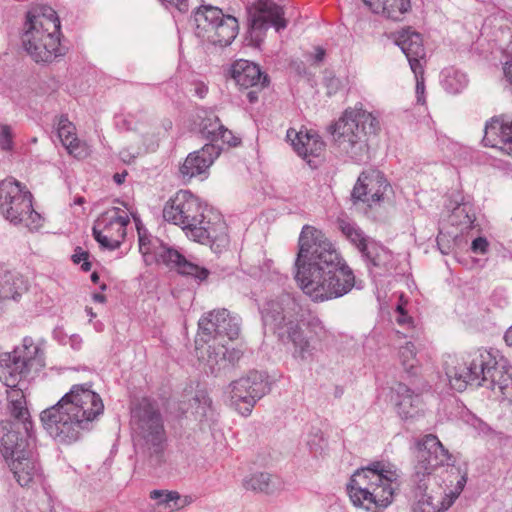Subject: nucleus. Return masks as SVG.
I'll list each match as a JSON object with an SVG mask.
<instances>
[{"instance_id": "obj_64", "label": "nucleus", "mask_w": 512, "mask_h": 512, "mask_svg": "<svg viewBox=\"0 0 512 512\" xmlns=\"http://www.w3.org/2000/svg\"><path fill=\"white\" fill-rule=\"evenodd\" d=\"M206 92H207V88H205V87H200V88H197V89H196V93H197L201 98H203V97L205 96Z\"/></svg>"}, {"instance_id": "obj_15", "label": "nucleus", "mask_w": 512, "mask_h": 512, "mask_svg": "<svg viewBox=\"0 0 512 512\" xmlns=\"http://www.w3.org/2000/svg\"><path fill=\"white\" fill-rule=\"evenodd\" d=\"M198 327L202 335L206 337L203 339L205 342L218 336L234 340L240 334L241 318L224 308L213 310L199 319Z\"/></svg>"}, {"instance_id": "obj_8", "label": "nucleus", "mask_w": 512, "mask_h": 512, "mask_svg": "<svg viewBox=\"0 0 512 512\" xmlns=\"http://www.w3.org/2000/svg\"><path fill=\"white\" fill-rule=\"evenodd\" d=\"M398 478L399 474L390 464L374 462L351 477L349 497L357 507L381 512L392 503Z\"/></svg>"}, {"instance_id": "obj_41", "label": "nucleus", "mask_w": 512, "mask_h": 512, "mask_svg": "<svg viewBox=\"0 0 512 512\" xmlns=\"http://www.w3.org/2000/svg\"><path fill=\"white\" fill-rule=\"evenodd\" d=\"M467 84L465 74L453 71L448 72L443 80V86L449 93H459Z\"/></svg>"}, {"instance_id": "obj_42", "label": "nucleus", "mask_w": 512, "mask_h": 512, "mask_svg": "<svg viewBox=\"0 0 512 512\" xmlns=\"http://www.w3.org/2000/svg\"><path fill=\"white\" fill-rule=\"evenodd\" d=\"M452 216L458 218L459 224L465 226V228H470L476 219L472 206L466 203L458 205L453 210Z\"/></svg>"}, {"instance_id": "obj_13", "label": "nucleus", "mask_w": 512, "mask_h": 512, "mask_svg": "<svg viewBox=\"0 0 512 512\" xmlns=\"http://www.w3.org/2000/svg\"><path fill=\"white\" fill-rule=\"evenodd\" d=\"M269 389L266 377L258 371H250L228 386L232 404L245 417L251 414L255 404L269 392Z\"/></svg>"}, {"instance_id": "obj_60", "label": "nucleus", "mask_w": 512, "mask_h": 512, "mask_svg": "<svg viewBox=\"0 0 512 512\" xmlns=\"http://www.w3.org/2000/svg\"><path fill=\"white\" fill-rule=\"evenodd\" d=\"M504 340L508 346H512V326L505 332Z\"/></svg>"}, {"instance_id": "obj_62", "label": "nucleus", "mask_w": 512, "mask_h": 512, "mask_svg": "<svg viewBox=\"0 0 512 512\" xmlns=\"http://www.w3.org/2000/svg\"><path fill=\"white\" fill-rule=\"evenodd\" d=\"M93 300L95 302L104 303L106 301V297L103 294L94 293L93 294Z\"/></svg>"}, {"instance_id": "obj_29", "label": "nucleus", "mask_w": 512, "mask_h": 512, "mask_svg": "<svg viewBox=\"0 0 512 512\" xmlns=\"http://www.w3.org/2000/svg\"><path fill=\"white\" fill-rule=\"evenodd\" d=\"M13 352L21 362H24L28 372L33 368L39 369L45 366L44 350L34 342L32 337H24L21 345L15 347Z\"/></svg>"}, {"instance_id": "obj_56", "label": "nucleus", "mask_w": 512, "mask_h": 512, "mask_svg": "<svg viewBox=\"0 0 512 512\" xmlns=\"http://www.w3.org/2000/svg\"><path fill=\"white\" fill-rule=\"evenodd\" d=\"M127 175H128L127 171H123L121 173H115L113 175V180L116 184L121 185L125 182Z\"/></svg>"}, {"instance_id": "obj_46", "label": "nucleus", "mask_w": 512, "mask_h": 512, "mask_svg": "<svg viewBox=\"0 0 512 512\" xmlns=\"http://www.w3.org/2000/svg\"><path fill=\"white\" fill-rule=\"evenodd\" d=\"M89 252L82 249L81 247H76L74 250V253L72 255V261L75 264L81 263V269L85 272H88L91 270V262L89 261Z\"/></svg>"}, {"instance_id": "obj_12", "label": "nucleus", "mask_w": 512, "mask_h": 512, "mask_svg": "<svg viewBox=\"0 0 512 512\" xmlns=\"http://www.w3.org/2000/svg\"><path fill=\"white\" fill-rule=\"evenodd\" d=\"M451 454L442 445L437 436L427 434L417 442L416 463L412 475L413 484L423 491L428 487L432 472L441 466L449 465Z\"/></svg>"}, {"instance_id": "obj_11", "label": "nucleus", "mask_w": 512, "mask_h": 512, "mask_svg": "<svg viewBox=\"0 0 512 512\" xmlns=\"http://www.w3.org/2000/svg\"><path fill=\"white\" fill-rule=\"evenodd\" d=\"M139 250L145 262L151 263L154 260L176 270L181 275L191 276L199 282L206 280L210 274L208 269L189 261L178 250L163 244L157 238L149 240L139 235Z\"/></svg>"}, {"instance_id": "obj_17", "label": "nucleus", "mask_w": 512, "mask_h": 512, "mask_svg": "<svg viewBox=\"0 0 512 512\" xmlns=\"http://www.w3.org/2000/svg\"><path fill=\"white\" fill-rule=\"evenodd\" d=\"M248 24L253 32L265 31L271 26L280 32L288 23L284 18L283 7L271 0H257L248 9Z\"/></svg>"}, {"instance_id": "obj_36", "label": "nucleus", "mask_w": 512, "mask_h": 512, "mask_svg": "<svg viewBox=\"0 0 512 512\" xmlns=\"http://www.w3.org/2000/svg\"><path fill=\"white\" fill-rule=\"evenodd\" d=\"M23 398V395H21L19 399L12 400L9 409L11 416L14 418L12 423H19V428H22L30 436L33 425L28 409L24 406L25 401Z\"/></svg>"}, {"instance_id": "obj_14", "label": "nucleus", "mask_w": 512, "mask_h": 512, "mask_svg": "<svg viewBox=\"0 0 512 512\" xmlns=\"http://www.w3.org/2000/svg\"><path fill=\"white\" fill-rule=\"evenodd\" d=\"M129 223L130 218L125 210L112 207L96 219L92 228L93 237L102 249L116 250L126 236Z\"/></svg>"}, {"instance_id": "obj_31", "label": "nucleus", "mask_w": 512, "mask_h": 512, "mask_svg": "<svg viewBox=\"0 0 512 512\" xmlns=\"http://www.w3.org/2000/svg\"><path fill=\"white\" fill-rule=\"evenodd\" d=\"M207 363L212 373H218L228 367H233L242 357L239 349H228L224 345L218 347L209 346Z\"/></svg>"}, {"instance_id": "obj_47", "label": "nucleus", "mask_w": 512, "mask_h": 512, "mask_svg": "<svg viewBox=\"0 0 512 512\" xmlns=\"http://www.w3.org/2000/svg\"><path fill=\"white\" fill-rule=\"evenodd\" d=\"M221 140L222 143L227 144L230 147H236L240 144L241 139L236 137L232 131L227 129L224 125L223 128L218 132V141Z\"/></svg>"}, {"instance_id": "obj_59", "label": "nucleus", "mask_w": 512, "mask_h": 512, "mask_svg": "<svg viewBox=\"0 0 512 512\" xmlns=\"http://www.w3.org/2000/svg\"><path fill=\"white\" fill-rule=\"evenodd\" d=\"M70 342H71V346L74 348V349H79L80 346H81V338L78 336V335H72L70 337Z\"/></svg>"}, {"instance_id": "obj_61", "label": "nucleus", "mask_w": 512, "mask_h": 512, "mask_svg": "<svg viewBox=\"0 0 512 512\" xmlns=\"http://www.w3.org/2000/svg\"><path fill=\"white\" fill-rule=\"evenodd\" d=\"M247 98L250 103H254L258 100V94L256 90H251L247 93Z\"/></svg>"}, {"instance_id": "obj_57", "label": "nucleus", "mask_w": 512, "mask_h": 512, "mask_svg": "<svg viewBox=\"0 0 512 512\" xmlns=\"http://www.w3.org/2000/svg\"><path fill=\"white\" fill-rule=\"evenodd\" d=\"M398 312H399V317L397 319V322L399 324H404L406 323L408 320H410V318L407 316V314L404 312V310L402 309V307L398 306L397 308Z\"/></svg>"}, {"instance_id": "obj_26", "label": "nucleus", "mask_w": 512, "mask_h": 512, "mask_svg": "<svg viewBox=\"0 0 512 512\" xmlns=\"http://www.w3.org/2000/svg\"><path fill=\"white\" fill-rule=\"evenodd\" d=\"M24 362L14 352L0 353V381L7 387L14 388L28 375Z\"/></svg>"}, {"instance_id": "obj_16", "label": "nucleus", "mask_w": 512, "mask_h": 512, "mask_svg": "<svg viewBox=\"0 0 512 512\" xmlns=\"http://www.w3.org/2000/svg\"><path fill=\"white\" fill-rule=\"evenodd\" d=\"M389 186L381 171L373 169L363 171L353 187L351 200L353 203L362 202L371 207L382 200Z\"/></svg>"}, {"instance_id": "obj_28", "label": "nucleus", "mask_w": 512, "mask_h": 512, "mask_svg": "<svg viewBox=\"0 0 512 512\" xmlns=\"http://www.w3.org/2000/svg\"><path fill=\"white\" fill-rule=\"evenodd\" d=\"M9 467L18 484L22 487L29 486L40 475V467L33 452L13 458Z\"/></svg>"}, {"instance_id": "obj_23", "label": "nucleus", "mask_w": 512, "mask_h": 512, "mask_svg": "<svg viewBox=\"0 0 512 512\" xmlns=\"http://www.w3.org/2000/svg\"><path fill=\"white\" fill-rule=\"evenodd\" d=\"M232 77L243 88H263L268 83L267 75H263L260 67L248 60H237L231 69Z\"/></svg>"}, {"instance_id": "obj_37", "label": "nucleus", "mask_w": 512, "mask_h": 512, "mask_svg": "<svg viewBox=\"0 0 512 512\" xmlns=\"http://www.w3.org/2000/svg\"><path fill=\"white\" fill-rule=\"evenodd\" d=\"M415 485V498L417 499L414 512H439L438 499L426 493L428 487L421 491L417 484Z\"/></svg>"}, {"instance_id": "obj_50", "label": "nucleus", "mask_w": 512, "mask_h": 512, "mask_svg": "<svg viewBox=\"0 0 512 512\" xmlns=\"http://www.w3.org/2000/svg\"><path fill=\"white\" fill-rule=\"evenodd\" d=\"M488 249V241L484 237H477L472 241L471 250L476 254H484Z\"/></svg>"}, {"instance_id": "obj_5", "label": "nucleus", "mask_w": 512, "mask_h": 512, "mask_svg": "<svg viewBox=\"0 0 512 512\" xmlns=\"http://www.w3.org/2000/svg\"><path fill=\"white\" fill-rule=\"evenodd\" d=\"M446 376L453 389L462 392L468 385L498 391L503 400L512 401V366L498 351L479 348L462 363L446 366Z\"/></svg>"}, {"instance_id": "obj_3", "label": "nucleus", "mask_w": 512, "mask_h": 512, "mask_svg": "<svg viewBox=\"0 0 512 512\" xmlns=\"http://www.w3.org/2000/svg\"><path fill=\"white\" fill-rule=\"evenodd\" d=\"M103 412V401L92 385L75 384L55 405L41 412L40 420L51 437L71 443Z\"/></svg>"}, {"instance_id": "obj_63", "label": "nucleus", "mask_w": 512, "mask_h": 512, "mask_svg": "<svg viewBox=\"0 0 512 512\" xmlns=\"http://www.w3.org/2000/svg\"><path fill=\"white\" fill-rule=\"evenodd\" d=\"M85 203V198L82 196H77L74 198L73 204L74 205H82Z\"/></svg>"}, {"instance_id": "obj_52", "label": "nucleus", "mask_w": 512, "mask_h": 512, "mask_svg": "<svg viewBox=\"0 0 512 512\" xmlns=\"http://www.w3.org/2000/svg\"><path fill=\"white\" fill-rule=\"evenodd\" d=\"M163 3L174 5L180 12L188 11V0H161Z\"/></svg>"}, {"instance_id": "obj_38", "label": "nucleus", "mask_w": 512, "mask_h": 512, "mask_svg": "<svg viewBox=\"0 0 512 512\" xmlns=\"http://www.w3.org/2000/svg\"><path fill=\"white\" fill-rule=\"evenodd\" d=\"M223 128V124L216 115H210L202 120L200 132L204 138L212 144L218 142V132Z\"/></svg>"}, {"instance_id": "obj_30", "label": "nucleus", "mask_w": 512, "mask_h": 512, "mask_svg": "<svg viewBox=\"0 0 512 512\" xmlns=\"http://www.w3.org/2000/svg\"><path fill=\"white\" fill-rule=\"evenodd\" d=\"M27 290L26 281L16 271L8 270L0 264V299L16 300Z\"/></svg>"}, {"instance_id": "obj_21", "label": "nucleus", "mask_w": 512, "mask_h": 512, "mask_svg": "<svg viewBox=\"0 0 512 512\" xmlns=\"http://www.w3.org/2000/svg\"><path fill=\"white\" fill-rule=\"evenodd\" d=\"M395 43L407 57L412 72L421 73L426 57L421 34L410 28L402 29L397 33Z\"/></svg>"}, {"instance_id": "obj_25", "label": "nucleus", "mask_w": 512, "mask_h": 512, "mask_svg": "<svg viewBox=\"0 0 512 512\" xmlns=\"http://www.w3.org/2000/svg\"><path fill=\"white\" fill-rule=\"evenodd\" d=\"M286 136L291 141L296 153L304 159L309 156H320L325 147L324 142L316 133L297 132L295 129H289Z\"/></svg>"}, {"instance_id": "obj_55", "label": "nucleus", "mask_w": 512, "mask_h": 512, "mask_svg": "<svg viewBox=\"0 0 512 512\" xmlns=\"http://www.w3.org/2000/svg\"><path fill=\"white\" fill-rule=\"evenodd\" d=\"M324 57H325V50L320 46L316 47L315 55H314L315 62H317V63L322 62L324 60Z\"/></svg>"}, {"instance_id": "obj_44", "label": "nucleus", "mask_w": 512, "mask_h": 512, "mask_svg": "<svg viewBox=\"0 0 512 512\" xmlns=\"http://www.w3.org/2000/svg\"><path fill=\"white\" fill-rule=\"evenodd\" d=\"M14 133L9 125H0V149L11 152L14 149Z\"/></svg>"}, {"instance_id": "obj_33", "label": "nucleus", "mask_w": 512, "mask_h": 512, "mask_svg": "<svg viewBox=\"0 0 512 512\" xmlns=\"http://www.w3.org/2000/svg\"><path fill=\"white\" fill-rule=\"evenodd\" d=\"M58 137L68 152L75 157H83L85 149L80 145V141L75 133V126L67 117L61 116L57 127Z\"/></svg>"}, {"instance_id": "obj_53", "label": "nucleus", "mask_w": 512, "mask_h": 512, "mask_svg": "<svg viewBox=\"0 0 512 512\" xmlns=\"http://www.w3.org/2000/svg\"><path fill=\"white\" fill-rule=\"evenodd\" d=\"M339 83L340 82H339L338 78L332 77V78L327 79L326 85L329 89V91H328L329 95H331L332 93H334L337 90Z\"/></svg>"}, {"instance_id": "obj_43", "label": "nucleus", "mask_w": 512, "mask_h": 512, "mask_svg": "<svg viewBox=\"0 0 512 512\" xmlns=\"http://www.w3.org/2000/svg\"><path fill=\"white\" fill-rule=\"evenodd\" d=\"M415 345L412 342H407L404 346H402L399 350V357L404 369L413 373L412 369L415 367Z\"/></svg>"}, {"instance_id": "obj_24", "label": "nucleus", "mask_w": 512, "mask_h": 512, "mask_svg": "<svg viewBox=\"0 0 512 512\" xmlns=\"http://www.w3.org/2000/svg\"><path fill=\"white\" fill-rule=\"evenodd\" d=\"M362 257L373 277L383 276L392 268V253L374 241H369V245L364 248Z\"/></svg>"}, {"instance_id": "obj_22", "label": "nucleus", "mask_w": 512, "mask_h": 512, "mask_svg": "<svg viewBox=\"0 0 512 512\" xmlns=\"http://www.w3.org/2000/svg\"><path fill=\"white\" fill-rule=\"evenodd\" d=\"M395 407L401 419H415L423 413V401L419 394L414 393L407 385L398 383L394 388Z\"/></svg>"}, {"instance_id": "obj_19", "label": "nucleus", "mask_w": 512, "mask_h": 512, "mask_svg": "<svg viewBox=\"0 0 512 512\" xmlns=\"http://www.w3.org/2000/svg\"><path fill=\"white\" fill-rule=\"evenodd\" d=\"M21 430L23 429L19 428V423H5L1 428L0 452L7 461L32 452L30 449L33 440L32 431L28 436L27 433L22 435Z\"/></svg>"}, {"instance_id": "obj_35", "label": "nucleus", "mask_w": 512, "mask_h": 512, "mask_svg": "<svg viewBox=\"0 0 512 512\" xmlns=\"http://www.w3.org/2000/svg\"><path fill=\"white\" fill-rule=\"evenodd\" d=\"M243 486L247 490L270 494L274 491L275 485L269 473L259 472L246 477Z\"/></svg>"}, {"instance_id": "obj_32", "label": "nucleus", "mask_w": 512, "mask_h": 512, "mask_svg": "<svg viewBox=\"0 0 512 512\" xmlns=\"http://www.w3.org/2000/svg\"><path fill=\"white\" fill-rule=\"evenodd\" d=\"M224 13L218 7L211 5H203L194 13L195 34L198 38L203 39L213 26H216L218 20L222 18Z\"/></svg>"}, {"instance_id": "obj_34", "label": "nucleus", "mask_w": 512, "mask_h": 512, "mask_svg": "<svg viewBox=\"0 0 512 512\" xmlns=\"http://www.w3.org/2000/svg\"><path fill=\"white\" fill-rule=\"evenodd\" d=\"M190 406L195 419L199 422H214L215 410L212 407V400L204 390H198L190 400Z\"/></svg>"}, {"instance_id": "obj_58", "label": "nucleus", "mask_w": 512, "mask_h": 512, "mask_svg": "<svg viewBox=\"0 0 512 512\" xmlns=\"http://www.w3.org/2000/svg\"><path fill=\"white\" fill-rule=\"evenodd\" d=\"M190 502H191L190 497H188V496H185L184 498L181 497V500L179 502H177V506L175 505L174 510H179V509L187 506L188 504H190Z\"/></svg>"}, {"instance_id": "obj_49", "label": "nucleus", "mask_w": 512, "mask_h": 512, "mask_svg": "<svg viewBox=\"0 0 512 512\" xmlns=\"http://www.w3.org/2000/svg\"><path fill=\"white\" fill-rule=\"evenodd\" d=\"M457 497L458 493L451 492L449 494H446L444 497L439 498V512H445L446 510H448L452 506Z\"/></svg>"}, {"instance_id": "obj_7", "label": "nucleus", "mask_w": 512, "mask_h": 512, "mask_svg": "<svg viewBox=\"0 0 512 512\" xmlns=\"http://www.w3.org/2000/svg\"><path fill=\"white\" fill-rule=\"evenodd\" d=\"M130 424L134 447L143 464L149 468L160 467L165 462L167 433L157 404L142 399L131 410Z\"/></svg>"}, {"instance_id": "obj_10", "label": "nucleus", "mask_w": 512, "mask_h": 512, "mask_svg": "<svg viewBox=\"0 0 512 512\" xmlns=\"http://www.w3.org/2000/svg\"><path fill=\"white\" fill-rule=\"evenodd\" d=\"M32 200L31 192L16 179L0 181V215L11 224H23L30 230L41 227L42 217L34 210Z\"/></svg>"}, {"instance_id": "obj_6", "label": "nucleus", "mask_w": 512, "mask_h": 512, "mask_svg": "<svg viewBox=\"0 0 512 512\" xmlns=\"http://www.w3.org/2000/svg\"><path fill=\"white\" fill-rule=\"evenodd\" d=\"M60 19L56 11L45 4L33 6L26 16L22 45L37 63H49L64 56L68 50L60 40Z\"/></svg>"}, {"instance_id": "obj_48", "label": "nucleus", "mask_w": 512, "mask_h": 512, "mask_svg": "<svg viewBox=\"0 0 512 512\" xmlns=\"http://www.w3.org/2000/svg\"><path fill=\"white\" fill-rule=\"evenodd\" d=\"M272 261L271 260H264L262 265H251L248 272L253 277H265L268 275L270 269H271Z\"/></svg>"}, {"instance_id": "obj_39", "label": "nucleus", "mask_w": 512, "mask_h": 512, "mask_svg": "<svg viewBox=\"0 0 512 512\" xmlns=\"http://www.w3.org/2000/svg\"><path fill=\"white\" fill-rule=\"evenodd\" d=\"M340 228L343 234L358 248L362 254L364 248L369 245V242L364 236L362 230L348 222H342L340 224Z\"/></svg>"}, {"instance_id": "obj_45", "label": "nucleus", "mask_w": 512, "mask_h": 512, "mask_svg": "<svg viewBox=\"0 0 512 512\" xmlns=\"http://www.w3.org/2000/svg\"><path fill=\"white\" fill-rule=\"evenodd\" d=\"M385 7L388 9V11L399 10V14L397 13L395 17H386L387 19L399 21L402 19L403 15L410 10L411 3L410 0H390V2L385 5Z\"/></svg>"}, {"instance_id": "obj_40", "label": "nucleus", "mask_w": 512, "mask_h": 512, "mask_svg": "<svg viewBox=\"0 0 512 512\" xmlns=\"http://www.w3.org/2000/svg\"><path fill=\"white\" fill-rule=\"evenodd\" d=\"M150 498L156 500L159 507L168 508L171 511L174 510L175 505L177 506V502L181 500V496L178 492L163 490L151 491Z\"/></svg>"}, {"instance_id": "obj_4", "label": "nucleus", "mask_w": 512, "mask_h": 512, "mask_svg": "<svg viewBox=\"0 0 512 512\" xmlns=\"http://www.w3.org/2000/svg\"><path fill=\"white\" fill-rule=\"evenodd\" d=\"M163 218L180 226L189 239L210 245L216 253L229 244L227 225L222 216L207 210L188 190L178 191L165 203Z\"/></svg>"}, {"instance_id": "obj_18", "label": "nucleus", "mask_w": 512, "mask_h": 512, "mask_svg": "<svg viewBox=\"0 0 512 512\" xmlns=\"http://www.w3.org/2000/svg\"><path fill=\"white\" fill-rule=\"evenodd\" d=\"M222 152V147L208 143L201 149L188 154L183 164L179 167V173L184 181H190L197 176L206 175L209 168Z\"/></svg>"}, {"instance_id": "obj_20", "label": "nucleus", "mask_w": 512, "mask_h": 512, "mask_svg": "<svg viewBox=\"0 0 512 512\" xmlns=\"http://www.w3.org/2000/svg\"><path fill=\"white\" fill-rule=\"evenodd\" d=\"M482 142L506 155H512V118L495 116L485 125Z\"/></svg>"}, {"instance_id": "obj_2", "label": "nucleus", "mask_w": 512, "mask_h": 512, "mask_svg": "<svg viewBox=\"0 0 512 512\" xmlns=\"http://www.w3.org/2000/svg\"><path fill=\"white\" fill-rule=\"evenodd\" d=\"M262 325L269 330L291 358L299 364L311 362L318 346L334 337L322 319L301 303V297L283 292L259 307Z\"/></svg>"}, {"instance_id": "obj_54", "label": "nucleus", "mask_w": 512, "mask_h": 512, "mask_svg": "<svg viewBox=\"0 0 512 512\" xmlns=\"http://www.w3.org/2000/svg\"><path fill=\"white\" fill-rule=\"evenodd\" d=\"M504 74L507 81L510 83L512 87V62H507L504 67Z\"/></svg>"}, {"instance_id": "obj_1", "label": "nucleus", "mask_w": 512, "mask_h": 512, "mask_svg": "<svg viewBox=\"0 0 512 512\" xmlns=\"http://www.w3.org/2000/svg\"><path fill=\"white\" fill-rule=\"evenodd\" d=\"M298 244L295 279L313 301L336 299L352 290L356 284L353 270L320 230L305 225Z\"/></svg>"}, {"instance_id": "obj_9", "label": "nucleus", "mask_w": 512, "mask_h": 512, "mask_svg": "<svg viewBox=\"0 0 512 512\" xmlns=\"http://www.w3.org/2000/svg\"><path fill=\"white\" fill-rule=\"evenodd\" d=\"M379 122L371 113L363 110H345L329 130L340 152L353 162L360 163L368 152L366 135L376 133Z\"/></svg>"}, {"instance_id": "obj_27", "label": "nucleus", "mask_w": 512, "mask_h": 512, "mask_svg": "<svg viewBox=\"0 0 512 512\" xmlns=\"http://www.w3.org/2000/svg\"><path fill=\"white\" fill-rule=\"evenodd\" d=\"M238 29V20L231 15L224 14L222 18L218 20L216 26H213L202 40L213 45L226 47L236 38Z\"/></svg>"}, {"instance_id": "obj_51", "label": "nucleus", "mask_w": 512, "mask_h": 512, "mask_svg": "<svg viewBox=\"0 0 512 512\" xmlns=\"http://www.w3.org/2000/svg\"><path fill=\"white\" fill-rule=\"evenodd\" d=\"M416 79V94L417 101L419 103H423L422 95L424 94L425 85H424V67L422 66V72L419 74H414Z\"/></svg>"}]
</instances>
